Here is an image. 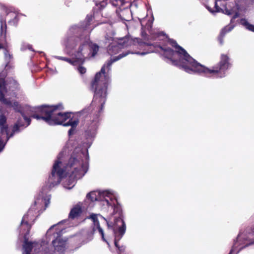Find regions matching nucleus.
<instances>
[{
	"mask_svg": "<svg viewBox=\"0 0 254 254\" xmlns=\"http://www.w3.org/2000/svg\"><path fill=\"white\" fill-rule=\"evenodd\" d=\"M169 43L176 49L175 51L179 56V60L173 61V65L183 69L189 73L194 72L207 77L215 75L217 77L222 78L225 76L226 71L231 66L230 58L227 54H222L218 63L210 69L193 59L178 44L176 41L171 39Z\"/></svg>",
	"mask_w": 254,
	"mask_h": 254,
	"instance_id": "f257e3e1",
	"label": "nucleus"
},
{
	"mask_svg": "<svg viewBox=\"0 0 254 254\" xmlns=\"http://www.w3.org/2000/svg\"><path fill=\"white\" fill-rule=\"evenodd\" d=\"M64 109L62 103L55 105H43L35 108V113L31 117L37 120H42L49 125H60L64 127L70 126L68 134H74L79 121L71 112L62 113Z\"/></svg>",
	"mask_w": 254,
	"mask_h": 254,
	"instance_id": "f03ea898",
	"label": "nucleus"
},
{
	"mask_svg": "<svg viewBox=\"0 0 254 254\" xmlns=\"http://www.w3.org/2000/svg\"><path fill=\"white\" fill-rule=\"evenodd\" d=\"M87 156L86 153L80 147H76L72 153L65 170L60 167L61 162L57 160L53 167L51 175L48 179L47 183L50 189L59 185L64 177V174L66 171V174L74 179L80 177V171L83 167V159Z\"/></svg>",
	"mask_w": 254,
	"mask_h": 254,
	"instance_id": "7ed1b4c3",
	"label": "nucleus"
},
{
	"mask_svg": "<svg viewBox=\"0 0 254 254\" xmlns=\"http://www.w3.org/2000/svg\"><path fill=\"white\" fill-rule=\"evenodd\" d=\"M110 82V77L105 71V65L102 66L100 72H97L91 82V87L94 92L93 102L100 105L99 113H101L106 101L107 88Z\"/></svg>",
	"mask_w": 254,
	"mask_h": 254,
	"instance_id": "20e7f679",
	"label": "nucleus"
},
{
	"mask_svg": "<svg viewBox=\"0 0 254 254\" xmlns=\"http://www.w3.org/2000/svg\"><path fill=\"white\" fill-rule=\"evenodd\" d=\"M136 42L139 46L143 45L150 46L151 44L148 43L142 42L141 40L139 38H136L135 40H132L129 38L125 37L121 40L120 42L118 43H112L108 48V52L111 55L117 54L119 53L121 49L130 46L132 43Z\"/></svg>",
	"mask_w": 254,
	"mask_h": 254,
	"instance_id": "39448f33",
	"label": "nucleus"
},
{
	"mask_svg": "<svg viewBox=\"0 0 254 254\" xmlns=\"http://www.w3.org/2000/svg\"><path fill=\"white\" fill-rule=\"evenodd\" d=\"M117 222L121 223V226L117 229L113 228V232L114 234L115 239L114 244L116 248H117L120 252L119 254H124L125 252L126 247L124 246H120L119 245V241L122 238L126 231V225L124 221L119 218L117 220Z\"/></svg>",
	"mask_w": 254,
	"mask_h": 254,
	"instance_id": "423d86ee",
	"label": "nucleus"
},
{
	"mask_svg": "<svg viewBox=\"0 0 254 254\" xmlns=\"http://www.w3.org/2000/svg\"><path fill=\"white\" fill-rule=\"evenodd\" d=\"M7 92V89L5 85L0 84V102L8 107L12 108L14 111H19L20 104L14 100L13 102L10 99L5 97V94Z\"/></svg>",
	"mask_w": 254,
	"mask_h": 254,
	"instance_id": "0eeeda50",
	"label": "nucleus"
},
{
	"mask_svg": "<svg viewBox=\"0 0 254 254\" xmlns=\"http://www.w3.org/2000/svg\"><path fill=\"white\" fill-rule=\"evenodd\" d=\"M15 132L12 130L11 133L8 132V125L7 124V117L4 113H0V133L1 135H6V141H7L10 137H12Z\"/></svg>",
	"mask_w": 254,
	"mask_h": 254,
	"instance_id": "6e6552de",
	"label": "nucleus"
},
{
	"mask_svg": "<svg viewBox=\"0 0 254 254\" xmlns=\"http://www.w3.org/2000/svg\"><path fill=\"white\" fill-rule=\"evenodd\" d=\"M5 86L9 91L14 97H17L16 92L20 90V85L18 81L14 78L10 77L5 80Z\"/></svg>",
	"mask_w": 254,
	"mask_h": 254,
	"instance_id": "1a4fd4ad",
	"label": "nucleus"
},
{
	"mask_svg": "<svg viewBox=\"0 0 254 254\" xmlns=\"http://www.w3.org/2000/svg\"><path fill=\"white\" fill-rule=\"evenodd\" d=\"M113 201V205H112L111 204L108 200H107V204L108 205H111L112 207L113 208V213L114 214H118L119 216L118 218L115 219L114 224L113 228L115 229H117L121 226V223L119 222H117V220L119 218L121 219L123 221H124L123 218V214H122V210L121 205L119 203L118 200L116 198H115L114 200H112Z\"/></svg>",
	"mask_w": 254,
	"mask_h": 254,
	"instance_id": "9d476101",
	"label": "nucleus"
},
{
	"mask_svg": "<svg viewBox=\"0 0 254 254\" xmlns=\"http://www.w3.org/2000/svg\"><path fill=\"white\" fill-rule=\"evenodd\" d=\"M35 210L33 209H29L27 213L25 214L22 217L21 225L24 227L25 230H26V234L29 235L30 230L31 228V225L29 224V222L32 220H33L34 217Z\"/></svg>",
	"mask_w": 254,
	"mask_h": 254,
	"instance_id": "9b49d317",
	"label": "nucleus"
},
{
	"mask_svg": "<svg viewBox=\"0 0 254 254\" xmlns=\"http://www.w3.org/2000/svg\"><path fill=\"white\" fill-rule=\"evenodd\" d=\"M27 234H25L24 236V241L23 244V248L24 251L22 254H31V252L33 248H35L34 251H36L37 248L38 249H40L41 246L37 244H35L30 242L28 241V239L26 238Z\"/></svg>",
	"mask_w": 254,
	"mask_h": 254,
	"instance_id": "f8f14e48",
	"label": "nucleus"
},
{
	"mask_svg": "<svg viewBox=\"0 0 254 254\" xmlns=\"http://www.w3.org/2000/svg\"><path fill=\"white\" fill-rule=\"evenodd\" d=\"M66 240H64L61 236H58L56 239L52 241L55 250L59 253H63L65 250Z\"/></svg>",
	"mask_w": 254,
	"mask_h": 254,
	"instance_id": "ddd939ff",
	"label": "nucleus"
},
{
	"mask_svg": "<svg viewBox=\"0 0 254 254\" xmlns=\"http://www.w3.org/2000/svg\"><path fill=\"white\" fill-rule=\"evenodd\" d=\"M88 41L85 39L83 42L80 44L78 51L75 55V56L77 58V61H79L81 64L84 62V50L87 48Z\"/></svg>",
	"mask_w": 254,
	"mask_h": 254,
	"instance_id": "4468645a",
	"label": "nucleus"
},
{
	"mask_svg": "<svg viewBox=\"0 0 254 254\" xmlns=\"http://www.w3.org/2000/svg\"><path fill=\"white\" fill-rule=\"evenodd\" d=\"M108 0H93L95 6L93 7L92 11L94 13L97 14L100 13L107 5Z\"/></svg>",
	"mask_w": 254,
	"mask_h": 254,
	"instance_id": "2eb2a0df",
	"label": "nucleus"
},
{
	"mask_svg": "<svg viewBox=\"0 0 254 254\" xmlns=\"http://www.w3.org/2000/svg\"><path fill=\"white\" fill-rule=\"evenodd\" d=\"M82 213L81 206L79 204H76L71 209L68 218L70 219L74 220L78 218Z\"/></svg>",
	"mask_w": 254,
	"mask_h": 254,
	"instance_id": "dca6fc26",
	"label": "nucleus"
},
{
	"mask_svg": "<svg viewBox=\"0 0 254 254\" xmlns=\"http://www.w3.org/2000/svg\"><path fill=\"white\" fill-rule=\"evenodd\" d=\"M0 40L5 42L6 40L7 25L6 19L1 16L0 17Z\"/></svg>",
	"mask_w": 254,
	"mask_h": 254,
	"instance_id": "f3484780",
	"label": "nucleus"
},
{
	"mask_svg": "<svg viewBox=\"0 0 254 254\" xmlns=\"http://www.w3.org/2000/svg\"><path fill=\"white\" fill-rule=\"evenodd\" d=\"M160 49L164 51V55L165 58L169 59L172 63V64H173V60H178V59H175L174 58V56L175 54H177L176 52L174 50H173L172 49H171L170 47H160Z\"/></svg>",
	"mask_w": 254,
	"mask_h": 254,
	"instance_id": "a211bd4d",
	"label": "nucleus"
},
{
	"mask_svg": "<svg viewBox=\"0 0 254 254\" xmlns=\"http://www.w3.org/2000/svg\"><path fill=\"white\" fill-rule=\"evenodd\" d=\"M234 25L229 24L225 26L223 28H222L218 37V41L221 44H222L223 43V38L225 37V35L227 33L231 31L234 28Z\"/></svg>",
	"mask_w": 254,
	"mask_h": 254,
	"instance_id": "6ab92c4d",
	"label": "nucleus"
},
{
	"mask_svg": "<svg viewBox=\"0 0 254 254\" xmlns=\"http://www.w3.org/2000/svg\"><path fill=\"white\" fill-rule=\"evenodd\" d=\"M129 53H130L129 51L123 52V53L119 55L118 56L115 57L114 59H111L110 60L108 61L107 63V66L108 67H110V66L114 62H116L118 60H120L121 59L126 57V56L128 55Z\"/></svg>",
	"mask_w": 254,
	"mask_h": 254,
	"instance_id": "aec40b11",
	"label": "nucleus"
},
{
	"mask_svg": "<svg viewBox=\"0 0 254 254\" xmlns=\"http://www.w3.org/2000/svg\"><path fill=\"white\" fill-rule=\"evenodd\" d=\"M8 49V48L6 49L4 51V54L6 59L9 61L5 67V69L6 71L13 67V66L9 64L10 61L13 59V56L12 54H10Z\"/></svg>",
	"mask_w": 254,
	"mask_h": 254,
	"instance_id": "412c9836",
	"label": "nucleus"
},
{
	"mask_svg": "<svg viewBox=\"0 0 254 254\" xmlns=\"http://www.w3.org/2000/svg\"><path fill=\"white\" fill-rule=\"evenodd\" d=\"M141 25V36L144 40H148V35L146 32L145 31V29H147V30L149 31L152 28V24L148 21L147 23L146 24L145 27H143L142 25Z\"/></svg>",
	"mask_w": 254,
	"mask_h": 254,
	"instance_id": "4be33fe9",
	"label": "nucleus"
},
{
	"mask_svg": "<svg viewBox=\"0 0 254 254\" xmlns=\"http://www.w3.org/2000/svg\"><path fill=\"white\" fill-rule=\"evenodd\" d=\"M89 49L92 57H95L99 50L98 45L95 43H91L89 45Z\"/></svg>",
	"mask_w": 254,
	"mask_h": 254,
	"instance_id": "5701e85b",
	"label": "nucleus"
},
{
	"mask_svg": "<svg viewBox=\"0 0 254 254\" xmlns=\"http://www.w3.org/2000/svg\"><path fill=\"white\" fill-rule=\"evenodd\" d=\"M57 58L58 60L66 62L72 65H76L77 63H80L79 61H77V58L76 57L75 58L72 59L61 56H58Z\"/></svg>",
	"mask_w": 254,
	"mask_h": 254,
	"instance_id": "b1692460",
	"label": "nucleus"
},
{
	"mask_svg": "<svg viewBox=\"0 0 254 254\" xmlns=\"http://www.w3.org/2000/svg\"><path fill=\"white\" fill-rule=\"evenodd\" d=\"M240 23L249 31L254 32V25L248 22L245 18H242L240 20Z\"/></svg>",
	"mask_w": 254,
	"mask_h": 254,
	"instance_id": "393cba45",
	"label": "nucleus"
},
{
	"mask_svg": "<svg viewBox=\"0 0 254 254\" xmlns=\"http://www.w3.org/2000/svg\"><path fill=\"white\" fill-rule=\"evenodd\" d=\"M98 195L99 194H97V192L93 191L87 193L86 198L88 200H90L91 202H94L98 200Z\"/></svg>",
	"mask_w": 254,
	"mask_h": 254,
	"instance_id": "a878e982",
	"label": "nucleus"
},
{
	"mask_svg": "<svg viewBox=\"0 0 254 254\" xmlns=\"http://www.w3.org/2000/svg\"><path fill=\"white\" fill-rule=\"evenodd\" d=\"M94 14H88L87 16H86V17L85 19V25L84 26H83V28L85 29H86L88 27V26H89L91 23V22L93 21V19H94Z\"/></svg>",
	"mask_w": 254,
	"mask_h": 254,
	"instance_id": "bb28decb",
	"label": "nucleus"
},
{
	"mask_svg": "<svg viewBox=\"0 0 254 254\" xmlns=\"http://www.w3.org/2000/svg\"><path fill=\"white\" fill-rule=\"evenodd\" d=\"M18 111H15V112L19 113L21 115V116L23 117L24 120L27 123V125L25 127H26L27 126H28L29 125H30L31 120L30 118H28L27 117H26L25 116V115L24 114V113L22 112V107L21 105H20V107Z\"/></svg>",
	"mask_w": 254,
	"mask_h": 254,
	"instance_id": "cd10ccee",
	"label": "nucleus"
},
{
	"mask_svg": "<svg viewBox=\"0 0 254 254\" xmlns=\"http://www.w3.org/2000/svg\"><path fill=\"white\" fill-rule=\"evenodd\" d=\"M96 230H98V231L99 232V233H100V234L101 235V237H102V239L104 241V242H107L106 240L105 239V236H104V231H103V230L102 229V228L101 227L100 224L98 225H97L96 226H94L93 228V231L94 232L96 231Z\"/></svg>",
	"mask_w": 254,
	"mask_h": 254,
	"instance_id": "c85d7f7f",
	"label": "nucleus"
},
{
	"mask_svg": "<svg viewBox=\"0 0 254 254\" xmlns=\"http://www.w3.org/2000/svg\"><path fill=\"white\" fill-rule=\"evenodd\" d=\"M90 218L93 222L94 226H96L100 224L97 215L93 214L90 215Z\"/></svg>",
	"mask_w": 254,
	"mask_h": 254,
	"instance_id": "c756f323",
	"label": "nucleus"
},
{
	"mask_svg": "<svg viewBox=\"0 0 254 254\" xmlns=\"http://www.w3.org/2000/svg\"><path fill=\"white\" fill-rule=\"evenodd\" d=\"M8 48V45L7 41L4 42V41L0 40V50L3 49L4 50Z\"/></svg>",
	"mask_w": 254,
	"mask_h": 254,
	"instance_id": "7c9ffc66",
	"label": "nucleus"
},
{
	"mask_svg": "<svg viewBox=\"0 0 254 254\" xmlns=\"http://www.w3.org/2000/svg\"><path fill=\"white\" fill-rule=\"evenodd\" d=\"M20 126L18 124H16V123L14 124L12 130H13V132H18L20 131Z\"/></svg>",
	"mask_w": 254,
	"mask_h": 254,
	"instance_id": "2f4dec72",
	"label": "nucleus"
},
{
	"mask_svg": "<svg viewBox=\"0 0 254 254\" xmlns=\"http://www.w3.org/2000/svg\"><path fill=\"white\" fill-rule=\"evenodd\" d=\"M77 69L78 72L81 74H84L86 71V68L82 66H79Z\"/></svg>",
	"mask_w": 254,
	"mask_h": 254,
	"instance_id": "473e14b6",
	"label": "nucleus"
},
{
	"mask_svg": "<svg viewBox=\"0 0 254 254\" xmlns=\"http://www.w3.org/2000/svg\"><path fill=\"white\" fill-rule=\"evenodd\" d=\"M5 77L4 75H2V73H0V84L5 85Z\"/></svg>",
	"mask_w": 254,
	"mask_h": 254,
	"instance_id": "72a5a7b5",
	"label": "nucleus"
},
{
	"mask_svg": "<svg viewBox=\"0 0 254 254\" xmlns=\"http://www.w3.org/2000/svg\"><path fill=\"white\" fill-rule=\"evenodd\" d=\"M16 123L18 124L19 125H20V126H19V127H25L24 124L22 122V119L21 118H19L17 120V121H16Z\"/></svg>",
	"mask_w": 254,
	"mask_h": 254,
	"instance_id": "f704fd0d",
	"label": "nucleus"
},
{
	"mask_svg": "<svg viewBox=\"0 0 254 254\" xmlns=\"http://www.w3.org/2000/svg\"><path fill=\"white\" fill-rule=\"evenodd\" d=\"M119 1L120 2H121V0H113L112 1V2H112V4L113 5H114V6H117V5H118V4H118V2H119Z\"/></svg>",
	"mask_w": 254,
	"mask_h": 254,
	"instance_id": "c9c22d12",
	"label": "nucleus"
},
{
	"mask_svg": "<svg viewBox=\"0 0 254 254\" xmlns=\"http://www.w3.org/2000/svg\"><path fill=\"white\" fill-rule=\"evenodd\" d=\"M239 16V14L237 12H236L232 17V19L231 20V23L233 22V20L235 19L237 17H238Z\"/></svg>",
	"mask_w": 254,
	"mask_h": 254,
	"instance_id": "e433bc0d",
	"label": "nucleus"
},
{
	"mask_svg": "<svg viewBox=\"0 0 254 254\" xmlns=\"http://www.w3.org/2000/svg\"><path fill=\"white\" fill-rule=\"evenodd\" d=\"M225 11H226V14L228 15H230L232 14V10H229V9H225Z\"/></svg>",
	"mask_w": 254,
	"mask_h": 254,
	"instance_id": "4c0bfd02",
	"label": "nucleus"
},
{
	"mask_svg": "<svg viewBox=\"0 0 254 254\" xmlns=\"http://www.w3.org/2000/svg\"><path fill=\"white\" fill-rule=\"evenodd\" d=\"M49 203H50V200L49 199L45 200V207H47L48 206V205L49 204Z\"/></svg>",
	"mask_w": 254,
	"mask_h": 254,
	"instance_id": "58836bf2",
	"label": "nucleus"
},
{
	"mask_svg": "<svg viewBox=\"0 0 254 254\" xmlns=\"http://www.w3.org/2000/svg\"><path fill=\"white\" fill-rule=\"evenodd\" d=\"M98 117H99V116H96V120H93V123H94V125L93 126H95V124H95V123H94V122H96L97 120V119L98 118Z\"/></svg>",
	"mask_w": 254,
	"mask_h": 254,
	"instance_id": "ea45409f",
	"label": "nucleus"
},
{
	"mask_svg": "<svg viewBox=\"0 0 254 254\" xmlns=\"http://www.w3.org/2000/svg\"><path fill=\"white\" fill-rule=\"evenodd\" d=\"M129 12V10L128 9H125V10H123V11H122V13H123L124 12Z\"/></svg>",
	"mask_w": 254,
	"mask_h": 254,
	"instance_id": "a19ab883",
	"label": "nucleus"
},
{
	"mask_svg": "<svg viewBox=\"0 0 254 254\" xmlns=\"http://www.w3.org/2000/svg\"><path fill=\"white\" fill-rule=\"evenodd\" d=\"M252 232L254 235V226L252 228Z\"/></svg>",
	"mask_w": 254,
	"mask_h": 254,
	"instance_id": "79ce46f5",
	"label": "nucleus"
},
{
	"mask_svg": "<svg viewBox=\"0 0 254 254\" xmlns=\"http://www.w3.org/2000/svg\"><path fill=\"white\" fill-rule=\"evenodd\" d=\"M107 224H108V227H109H109H110V225L108 224V223H107Z\"/></svg>",
	"mask_w": 254,
	"mask_h": 254,
	"instance_id": "37998d69",
	"label": "nucleus"
},
{
	"mask_svg": "<svg viewBox=\"0 0 254 254\" xmlns=\"http://www.w3.org/2000/svg\"><path fill=\"white\" fill-rule=\"evenodd\" d=\"M232 251H231V252L229 253V254H232Z\"/></svg>",
	"mask_w": 254,
	"mask_h": 254,
	"instance_id": "c03bdc74",
	"label": "nucleus"
},
{
	"mask_svg": "<svg viewBox=\"0 0 254 254\" xmlns=\"http://www.w3.org/2000/svg\"><path fill=\"white\" fill-rule=\"evenodd\" d=\"M123 19H124V20H127V19H126L125 17H123Z\"/></svg>",
	"mask_w": 254,
	"mask_h": 254,
	"instance_id": "a18cd8bd",
	"label": "nucleus"
},
{
	"mask_svg": "<svg viewBox=\"0 0 254 254\" xmlns=\"http://www.w3.org/2000/svg\"><path fill=\"white\" fill-rule=\"evenodd\" d=\"M252 244H254V241L253 243H252Z\"/></svg>",
	"mask_w": 254,
	"mask_h": 254,
	"instance_id": "49530a36",
	"label": "nucleus"
}]
</instances>
